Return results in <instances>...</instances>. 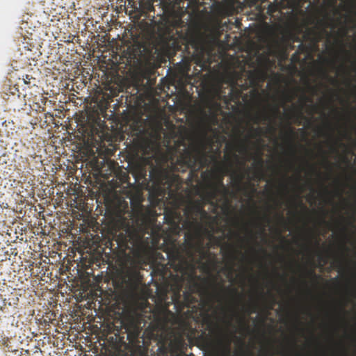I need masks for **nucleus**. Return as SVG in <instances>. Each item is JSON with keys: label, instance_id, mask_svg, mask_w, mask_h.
<instances>
[{"label": "nucleus", "instance_id": "nucleus-1", "mask_svg": "<svg viewBox=\"0 0 356 356\" xmlns=\"http://www.w3.org/2000/svg\"><path fill=\"white\" fill-rule=\"evenodd\" d=\"M188 145L180 152L176 161L172 159L168 168L153 166L149 171V178H146V171L141 170L138 179H143V184L149 191V197L159 198L168 195L172 200V207H165L163 211L164 222L169 225L170 232L177 234L181 231L180 225L188 231L198 228L197 235H200L201 226L197 220L199 216H205L207 212L200 204L189 202L184 209L183 215L179 209L185 202L181 193L182 179L175 172H184L191 169L188 178L191 181L197 179V173L200 169L210 165L209 157L211 154L207 152L208 144L204 138L195 136H189Z\"/></svg>", "mask_w": 356, "mask_h": 356}, {"label": "nucleus", "instance_id": "nucleus-2", "mask_svg": "<svg viewBox=\"0 0 356 356\" xmlns=\"http://www.w3.org/2000/svg\"><path fill=\"white\" fill-rule=\"evenodd\" d=\"M262 129L261 127H252L251 134L245 140L239 138L241 135V133H240L236 143L227 145V147L229 148L230 152L225 154V162L218 160V158L220 156V152L218 149L217 150L218 156L214 154L210 156V163L213 162L214 163V169L211 171H204L201 174V177L206 183L207 190L205 196L209 202L216 200L218 195L222 192L227 193L228 191L227 188L225 186L223 179L225 175H227L232 169V159L238 160V155L234 151L237 150L242 154L248 153V147L246 143L249 138L260 137Z\"/></svg>", "mask_w": 356, "mask_h": 356}, {"label": "nucleus", "instance_id": "nucleus-3", "mask_svg": "<svg viewBox=\"0 0 356 356\" xmlns=\"http://www.w3.org/2000/svg\"><path fill=\"white\" fill-rule=\"evenodd\" d=\"M141 323L140 317L136 314H128L121 321V332L126 334V339L131 346L139 343L142 331Z\"/></svg>", "mask_w": 356, "mask_h": 356}, {"label": "nucleus", "instance_id": "nucleus-4", "mask_svg": "<svg viewBox=\"0 0 356 356\" xmlns=\"http://www.w3.org/2000/svg\"><path fill=\"white\" fill-rule=\"evenodd\" d=\"M216 341L220 348L222 356L231 355V337L230 336L222 331L221 329L218 327L216 332Z\"/></svg>", "mask_w": 356, "mask_h": 356}, {"label": "nucleus", "instance_id": "nucleus-5", "mask_svg": "<svg viewBox=\"0 0 356 356\" xmlns=\"http://www.w3.org/2000/svg\"><path fill=\"white\" fill-rule=\"evenodd\" d=\"M200 289H202L201 286L194 280L188 286L187 290L184 292V305L186 307L191 308L193 305L198 302V300L193 296V293Z\"/></svg>", "mask_w": 356, "mask_h": 356}, {"label": "nucleus", "instance_id": "nucleus-6", "mask_svg": "<svg viewBox=\"0 0 356 356\" xmlns=\"http://www.w3.org/2000/svg\"><path fill=\"white\" fill-rule=\"evenodd\" d=\"M157 51L156 44L153 42H148L140 47L138 56L140 60L149 61L154 57Z\"/></svg>", "mask_w": 356, "mask_h": 356}, {"label": "nucleus", "instance_id": "nucleus-7", "mask_svg": "<svg viewBox=\"0 0 356 356\" xmlns=\"http://www.w3.org/2000/svg\"><path fill=\"white\" fill-rule=\"evenodd\" d=\"M168 257L170 261L177 263L176 270H184V266L187 264V261L179 248L174 246L168 253Z\"/></svg>", "mask_w": 356, "mask_h": 356}, {"label": "nucleus", "instance_id": "nucleus-8", "mask_svg": "<svg viewBox=\"0 0 356 356\" xmlns=\"http://www.w3.org/2000/svg\"><path fill=\"white\" fill-rule=\"evenodd\" d=\"M160 38L163 44L167 47L176 49L179 47L178 38L174 33L173 30L166 29L160 35Z\"/></svg>", "mask_w": 356, "mask_h": 356}, {"label": "nucleus", "instance_id": "nucleus-9", "mask_svg": "<svg viewBox=\"0 0 356 356\" xmlns=\"http://www.w3.org/2000/svg\"><path fill=\"white\" fill-rule=\"evenodd\" d=\"M246 74L250 86L251 87L257 86L260 82L264 80V73L260 70H248Z\"/></svg>", "mask_w": 356, "mask_h": 356}, {"label": "nucleus", "instance_id": "nucleus-10", "mask_svg": "<svg viewBox=\"0 0 356 356\" xmlns=\"http://www.w3.org/2000/svg\"><path fill=\"white\" fill-rule=\"evenodd\" d=\"M117 243L120 248L124 250H130L135 245L134 236L128 232L124 236L122 234L119 236Z\"/></svg>", "mask_w": 356, "mask_h": 356}, {"label": "nucleus", "instance_id": "nucleus-11", "mask_svg": "<svg viewBox=\"0 0 356 356\" xmlns=\"http://www.w3.org/2000/svg\"><path fill=\"white\" fill-rule=\"evenodd\" d=\"M245 173L244 172H233L232 175V179L234 182V187L238 191H242L245 190L243 186V180L244 179Z\"/></svg>", "mask_w": 356, "mask_h": 356}, {"label": "nucleus", "instance_id": "nucleus-12", "mask_svg": "<svg viewBox=\"0 0 356 356\" xmlns=\"http://www.w3.org/2000/svg\"><path fill=\"white\" fill-rule=\"evenodd\" d=\"M186 239L183 245L186 250V254L189 257H193V250L195 248V244L194 243V236L193 234L187 233L185 236Z\"/></svg>", "mask_w": 356, "mask_h": 356}, {"label": "nucleus", "instance_id": "nucleus-13", "mask_svg": "<svg viewBox=\"0 0 356 356\" xmlns=\"http://www.w3.org/2000/svg\"><path fill=\"white\" fill-rule=\"evenodd\" d=\"M301 105H300V107L296 111H293V112L290 114H286V116L289 119H291L293 117H296L297 118H304V115H303V113L302 112V108H303V106L305 104V102H312V99L304 95L302 96V97L301 98Z\"/></svg>", "mask_w": 356, "mask_h": 356}, {"label": "nucleus", "instance_id": "nucleus-14", "mask_svg": "<svg viewBox=\"0 0 356 356\" xmlns=\"http://www.w3.org/2000/svg\"><path fill=\"white\" fill-rule=\"evenodd\" d=\"M129 280L130 282L138 284L140 282L142 276L140 272L137 270H131L128 272Z\"/></svg>", "mask_w": 356, "mask_h": 356}, {"label": "nucleus", "instance_id": "nucleus-15", "mask_svg": "<svg viewBox=\"0 0 356 356\" xmlns=\"http://www.w3.org/2000/svg\"><path fill=\"white\" fill-rule=\"evenodd\" d=\"M284 136L285 138L288 139L290 143L291 147L292 148L293 151L294 150V146L293 144V140L296 136L294 129L290 126V123L289 124V126L287 127L286 131H285Z\"/></svg>", "mask_w": 356, "mask_h": 356}, {"label": "nucleus", "instance_id": "nucleus-16", "mask_svg": "<svg viewBox=\"0 0 356 356\" xmlns=\"http://www.w3.org/2000/svg\"><path fill=\"white\" fill-rule=\"evenodd\" d=\"M270 118L266 113H264L262 115H257L255 117H254V122L255 124H259L260 123L262 120H270Z\"/></svg>", "mask_w": 356, "mask_h": 356}, {"label": "nucleus", "instance_id": "nucleus-17", "mask_svg": "<svg viewBox=\"0 0 356 356\" xmlns=\"http://www.w3.org/2000/svg\"><path fill=\"white\" fill-rule=\"evenodd\" d=\"M135 131L136 133L134 134H136L138 138L145 136L147 133V130L145 129V128L142 126L139 127Z\"/></svg>", "mask_w": 356, "mask_h": 356}, {"label": "nucleus", "instance_id": "nucleus-18", "mask_svg": "<svg viewBox=\"0 0 356 356\" xmlns=\"http://www.w3.org/2000/svg\"><path fill=\"white\" fill-rule=\"evenodd\" d=\"M229 258H230V260L232 262L234 260H235L236 257L234 254L233 252H230L229 254ZM227 270L229 271V274H230L231 275H232V273H233V271H234V266H233V264L232 263L228 267H227Z\"/></svg>", "mask_w": 356, "mask_h": 356}, {"label": "nucleus", "instance_id": "nucleus-19", "mask_svg": "<svg viewBox=\"0 0 356 356\" xmlns=\"http://www.w3.org/2000/svg\"><path fill=\"white\" fill-rule=\"evenodd\" d=\"M167 270H168V268L165 265H161V268H157L156 269H155L154 270L155 271H157V273L164 277L166 274V272H167Z\"/></svg>", "mask_w": 356, "mask_h": 356}, {"label": "nucleus", "instance_id": "nucleus-20", "mask_svg": "<svg viewBox=\"0 0 356 356\" xmlns=\"http://www.w3.org/2000/svg\"><path fill=\"white\" fill-rule=\"evenodd\" d=\"M277 9V5H275V4H273V3H270L268 5V11H267V13H269V14H272V13H273L274 12H275Z\"/></svg>", "mask_w": 356, "mask_h": 356}, {"label": "nucleus", "instance_id": "nucleus-21", "mask_svg": "<svg viewBox=\"0 0 356 356\" xmlns=\"http://www.w3.org/2000/svg\"><path fill=\"white\" fill-rule=\"evenodd\" d=\"M307 275H308L309 277H312V278H313V279H314V280H317V279H318V278H319V276H318V275H317L315 273L314 270H312V269H310L309 270H308V271H307Z\"/></svg>", "mask_w": 356, "mask_h": 356}, {"label": "nucleus", "instance_id": "nucleus-22", "mask_svg": "<svg viewBox=\"0 0 356 356\" xmlns=\"http://www.w3.org/2000/svg\"><path fill=\"white\" fill-rule=\"evenodd\" d=\"M304 49H305V47H303V45L302 44H300L298 51H297L291 57V59H292L293 61H296V60L297 57H298V54L299 53V51L300 50L303 51Z\"/></svg>", "mask_w": 356, "mask_h": 356}, {"label": "nucleus", "instance_id": "nucleus-23", "mask_svg": "<svg viewBox=\"0 0 356 356\" xmlns=\"http://www.w3.org/2000/svg\"><path fill=\"white\" fill-rule=\"evenodd\" d=\"M256 164L259 166V168H261L263 166L264 160L261 158V155H259L257 156V160L256 161Z\"/></svg>", "mask_w": 356, "mask_h": 356}, {"label": "nucleus", "instance_id": "nucleus-24", "mask_svg": "<svg viewBox=\"0 0 356 356\" xmlns=\"http://www.w3.org/2000/svg\"><path fill=\"white\" fill-rule=\"evenodd\" d=\"M272 111L275 116H278L280 115V108L277 106H273L272 108Z\"/></svg>", "mask_w": 356, "mask_h": 356}, {"label": "nucleus", "instance_id": "nucleus-25", "mask_svg": "<svg viewBox=\"0 0 356 356\" xmlns=\"http://www.w3.org/2000/svg\"><path fill=\"white\" fill-rule=\"evenodd\" d=\"M244 72V70L241 72H234L233 74H234V78L236 79V81H237L238 79H241V76H242V74Z\"/></svg>", "mask_w": 356, "mask_h": 356}, {"label": "nucleus", "instance_id": "nucleus-26", "mask_svg": "<svg viewBox=\"0 0 356 356\" xmlns=\"http://www.w3.org/2000/svg\"><path fill=\"white\" fill-rule=\"evenodd\" d=\"M32 79V76L28 75V74H26L24 77H23V81H24V83L25 84H29L31 83V79Z\"/></svg>", "mask_w": 356, "mask_h": 356}, {"label": "nucleus", "instance_id": "nucleus-27", "mask_svg": "<svg viewBox=\"0 0 356 356\" xmlns=\"http://www.w3.org/2000/svg\"><path fill=\"white\" fill-rule=\"evenodd\" d=\"M260 230H259V234L262 235L264 238H265V232H264V227L262 226L261 224H259Z\"/></svg>", "mask_w": 356, "mask_h": 356}, {"label": "nucleus", "instance_id": "nucleus-28", "mask_svg": "<svg viewBox=\"0 0 356 356\" xmlns=\"http://www.w3.org/2000/svg\"><path fill=\"white\" fill-rule=\"evenodd\" d=\"M268 133H273L275 131V127L273 125H269L267 128Z\"/></svg>", "mask_w": 356, "mask_h": 356}, {"label": "nucleus", "instance_id": "nucleus-29", "mask_svg": "<svg viewBox=\"0 0 356 356\" xmlns=\"http://www.w3.org/2000/svg\"><path fill=\"white\" fill-rule=\"evenodd\" d=\"M293 97L291 95H289V94L285 95V99L286 102H291L293 100Z\"/></svg>", "mask_w": 356, "mask_h": 356}, {"label": "nucleus", "instance_id": "nucleus-30", "mask_svg": "<svg viewBox=\"0 0 356 356\" xmlns=\"http://www.w3.org/2000/svg\"><path fill=\"white\" fill-rule=\"evenodd\" d=\"M256 311H255V308L254 307H250L248 308V310L247 311L248 314H252V313H254Z\"/></svg>", "mask_w": 356, "mask_h": 356}, {"label": "nucleus", "instance_id": "nucleus-31", "mask_svg": "<svg viewBox=\"0 0 356 356\" xmlns=\"http://www.w3.org/2000/svg\"><path fill=\"white\" fill-rule=\"evenodd\" d=\"M241 323L243 324V329L246 330L248 328L243 318L241 319Z\"/></svg>", "mask_w": 356, "mask_h": 356}, {"label": "nucleus", "instance_id": "nucleus-32", "mask_svg": "<svg viewBox=\"0 0 356 356\" xmlns=\"http://www.w3.org/2000/svg\"><path fill=\"white\" fill-rule=\"evenodd\" d=\"M198 246H199V249L201 250V252L202 253H204V251L202 250V241L201 240H200V241H199Z\"/></svg>", "mask_w": 356, "mask_h": 356}, {"label": "nucleus", "instance_id": "nucleus-33", "mask_svg": "<svg viewBox=\"0 0 356 356\" xmlns=\"http://www.w3.org/2000/svg\"><path fill=\"white\" fill-rule=\"evenodd\" d=\"M231 236H235V237H237V238H241V236H240V235H239V234H238V233L232 232V233H231Z\"/></svg>", "mask_w": 356, "mask_h": 356}, {"label": "nucleus", "instance_id": "nucleus-34", "mask_svg": "<svg viewBox=\"0 0 356 356\" xmlns=\"http://www.w3.org/2000/svg\"><path fill=\"white\" fill-rule=\"evenodd\" d=\"M247 231H248V234L250 235L251 238L255 239V238H254V236H253V232H252V230H250V229H247Z\"/></svg>", "mask_w": 356, "mask_h": 356}, {"label": "nucleus", "instance_id": "nucleus-35", "mask_svg": "<svg viewBox=\"0 0 356 356\" xmlns=\"http://www.w3.org/2000/svg\"><path fill=\"white\" fill-rule=\"evenodd\" d=\"M298 132H300V134H302V135L305 136L306 135V133L304 130V129L301 128V129H298Z\"/></svg>", "mask_w": 356, "mask_h": 356}, {"label": "nucleus", "instance_id": "nucleus-36", "mask_svg": "<svg viewBox=\"0 0 356 356\" xmlns=\"http://www.w3.org/2000/svg\"><path fill=\"white\" fill-rule=\"evenodd\" d=\"M205 315H206V318H207V321H209V324H211V322L210 316L209 315L208 312H206Z\"/></svg>", "mask_w": 356, "mask_h": 356}, {"label": "nucleus", "instance_id": "nucleus-37", "mask_svg": "<svg viewBox=\"0 0 356 356\" xmlns=\"http://www.w3.org/2000/svg\"><path fill=\"white\" fill-rule=\"evenodd\" d=\"M229 290H230L232 293H234L235 295H237L238 294V291L236 289H229Z\"/></svg>", "mask_w": 356, "mask_h": 356}, {"label": "nucleus", "instance_id": "nucleus-38", "mask_svg": "<svg viewBox=\"0 0 356 356\" xmlns=\"http://www.w3.org/2000/svg\"><path fill=\"white\" fill-rule=\"evenodd\" d=\"M325 162L329 168H331V164L329 163L327 159H325Z\"/></svg>", "mask_w": 356, "mask_h": 356}, {"label": "nucleus", "instance_id": "nucleus-39", "mask_svg": "<svg viewBox=\"0 0 356 356\" xmlns=\"http://www.w3.org/2000/svg\"><path fill=\"white\" fill-rule=\"evenodd\" d=\"M337 264H338V266L341 268H342V262L341 261H337Z\"/></svg>", "mask_w": 356, "mask_h": 356}, {"label": "nucleus", "instance_id": "nucleus-40", "mask_svg": "<svg viewBox=\"0 0 356 356\" xmlns=\"http://www.w3.org/2000/svg\"><path fill=\"white\" fill-rule=\"evenodd\" d=\"M255 177H257V178H258V179H260V177H261V173L260 172H257V173H255Z\"/></svg>", "mask_w": 356, "mask_h": 356}, {"label": "nucleus", "instance_id": "nucleus-41", "mask_svg": "<svg viewBox=\"0 0 356 356\" xmlns=\"http://www.w3.org/2000/svg\"><path fill=\"white\" fill-rule=\"evenodd\" d=\"M264 218L266 220V222H270V218L268 217V216H264Z\"/></svg>", "mask_w": 356, "mask_h": 356}, {"label": "nucleus", "instance_id": "nucleus-42", "mask_svg": "<svg viewBox=\"0 0 356 356\" xmlns=\"http://www.w3.org/2000/svg\"><path fill=\"white\" fill-rule=\"evenodd\" d=\"M342 51H343V52H344L346 54H349V52H348V51H346V50L344 49V47H343V48H342Z\"/></svg>", "mask_w": 356, "mask_h": 356}, {"label": "nucleus", "instance_id": "nucleus-43", "mask_svg": "<svg viewBox=\"0 0 356 356\" xmlns=\"http://www.w3.org/2000/svg\"><path fill=\"white\" fill-rule=\"evenodd\" d=\"M346 33H347V29H345V30L343 31V35H345Z\"/></svg>", "mask_w": 356, "mask_h": 356}, {"label": "nucleus", "instance_id": "nucleus-44", "mask_svg": "<svg viewBox=\"0 0 356 356\" xmlns=\"http://www.w3.org/2000/svg\"><path fill=\"white\" fill-rule=\"evenodd\" d=\"M204 281L207 283H208L209 282V280L208 279H204Z\"/></svg>", "mask_w": 356, "mask_h": 356}, {"label": "nucleus", "instance_id": "nucleus-45", "mask_svg": "<svg viewBox=\"0 0 356 356\" xmlns=\"http://www.w3.org/2000/svg\"><path fill=\"white\" fill-rule=\"evenodd\" d=\"M354 207V211H355V213H356V205H354V207Z\"/></svg>", "mask_w": 356, "mask_h": 356}, {"label": "nucleus", "instance_id": "nucleus-46", "mask_svg": "<svg viewBox=\"0 0 356 356\" xmlns=\"http://www.w3.org/2000/svg\"><path fill=\"white\" fill-rule=\"evenodd\" d=\"M253 92H254L255 94H257V95H259V93H258V92H257V91L254 90Z\"/></svg>", "mask_w": 356, "mask_h": 356}, {"label": "nucleus", "instance_id": "nucleus-47", "mask_svg": "<svg viewBox=\"0 0 356 356\" xmlns=\"http://www.w3.org/2000/svg\"><path fill=\"white\" fill-rule=\"evenodd\" d=\"M203 291H204V292H205V293H207V292H208V291H207V289H203Z\"/></svg>", "mask_w": 356, "mask_h": 356}, {"label": "nucleus", "instance_id": "nucleus-48", "mask_svg": "<svg viewBox=\"0 0 356 356\" xmlns=\"http://www.w3.org/2000/svg\"><path fill=\"white\" fill-rule=\"evenodd\" d=\"M311 167L312 168V169H313L314 170L316 171V168H315L314 166H312V165H311Z\"/></svg>", "mask_w": 356, "mask_h": 356}, {"label": "nucleus", "instance_id": "nucleus-49", "mask_svg": "<svg viewBox=\"0 0 356 356\" xmlns=\"http://www.w3.org/2000/svg\"><path fill=\"white\" fill-rule=\"evenodd\" d=\"M120 339L123 340L124 339V336L120 337Z\"/></svg>", "mask_w": 356, "mask_h": 356}, {"label": "nucleus", "instance_id": "nucleus-50", "mask_svg": "<svg viewBox=\"0 0 356 356\" xmlns=\"http://www.w3.org/2000/svg\"><path fill=\"white\" fill-rule=\"evenodd\" d=\"M209 236L210 237H213V234H209Z\"/></svg>", "mask_w": 356, "mask_h": 356}, {"label": "nucleus", "instance_id": "nucleus-51", "mask_svg": "<svg viewBox=\"0 0 356 356\" xmlns=\"http://www.w3.org/2000/svg\"><path fill=\"white\" fill-rule=\"evenodd\" d=\"M283 187L286 189V185H283Z\"/></svg>", "mask_w": 356, "mask_h": 356}, {"label": "nucleus", "instance_id": "nucleus-52", "mask_svg": "<svg viewBox=\"0 0 356 356\" xmlns=\"http://www.w3.org/2000/svg\"><path fill=\"white\" fill-rule=\"evenodd\" d=\"M139 207H140V209H142V208H143V205L140 204V205H139Z\"/></svg>", "mask_w": 356, "mask_h": 356}, {"label": "nucleus", "instance_id": "nucleus-53", "mask_svg": "<svg viewBox=\"0 0 356 356\" xmlns=\"http://www.w3.org/2000/svg\"><path fill=\"white\" fill-rule=\"evenodd\" d=\"M355 70H356V67H355Z\"/></svg>", "mask_w": 356, "mask_h": 356}]
</instances>
